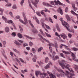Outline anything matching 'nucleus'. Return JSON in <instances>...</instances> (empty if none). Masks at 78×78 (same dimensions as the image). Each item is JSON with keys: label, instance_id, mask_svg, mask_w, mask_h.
I'll use <instances>...</instances> for the list:
<instances>
[{"label": "nucleus", "instance_id": "obj_41", "mask_svg": "<svg viewBox=\"0 0 78 78\" xmlns=\"http://www.w3.org/2000/svg\"><path fill=\"white\" fill-rule=\"evenodd\" d=\"M36 14H37V16H41V14L40 12H36Z\"/></svg>", "mask_w": 78, "mask_h": 78}, {"label": "nucleus", "instance_id": "obj_38", "mask_svg": "<svg viewBox=\"0 0 78 78\" xmlns=\"http://www.w3.org/2000/svg\"><path fill=\"white\" fill-rule=\"evenodd\" d=\"M72 50L74 51H77L78 50V49L77 48H76L74 47L72 48Z\"/></svg>", "mask_w": 78, "mask_h": 78}, {"label": "nucleus", "instance_id": "obj_58", "mask_svg": "<svg viewBox=\"0 0 78 78\" xmlns=\"http://www.w3.org/2000/svg\"><path fill=\"white\" fill-rule=\"evenodd\" d=\"M73 9L74 11H76L78 9H77L76 7H75V8H73Z\"/></svg>", "mask_w": 78, "mask_h": 78}, {"label": "nucleus", "instance_id": "obj_60", "mask_svg": "<svg viewBox=\"0 0 78 78\" xmlns=\"http://www.w3.org/2000/svg\"><path fill=\"white\" fill-rule=\"evenodd\" d=\"M54 1L51 2V5H54Z\"/></svg>", "mask_w": 78, "mask_h": 78}, {"label": "nucleus", "instance_id": "obj_24", "mask_svg": "<svg viewBox=\"0 0 78 78\" xmlns=\"http://www.w3.org/2000/svg\"><path fill=\"white\" fill-rule=\"evenodd\" d=\"M62 53H65V54H66V55L70 54V53H69V52L65 51H62Z\"/></svg>", "mask_w": 78, "mask_h": 78}, {"label": "nucleus", "instance_id": "obj_32", "mask_svg": "<svg viewBox=\"0 0 78 78\" xmlns=\"http://www.w3.org/2000/svg\"><path fill=\"white\" fill-rule=\"evenodd\" d=\"M45 34L46 36H47V37H51V35H50L47 33L46 32H45Z\"/></svg>", "mask_w": 78, "mask_h": 78}, {"label": "nucleus", "instance_id": "obj_19", "mask_svg": "<svg viewBox=\"0 0 78 78\" xmlns=\"http://www.w3.org/2000/svg\"><path fill=\"white\" fill-rule=\"evenodd\" d=\"M59 59V57L58 55H56L55 58V55H53L52 57V59L54 61H55V59Z\"/></svg>", "mask_w": 78, "mask_h": 78}, {"label": "nucleus", "instance_id": "obj_64", "mask_svg": "<svg viewBox=\"0 0 78 78\" xmlns=\"http://www.w3.org/2000/svg\"><path fill=\"white\" fill-rule=\"evenodd\" d=\"M74 45H76L77 47H78V44L75 43Z\"/></svg>", "mask_w": 78, "mask_h": 78}, {"label": "nucleus", "instance_id": "obj_20", "mask_svg": "<svg viewBox=\"0 0 78 78\" xmlns=\"http://www.w3.org/2000/svg\"><path fill=\"white\" fill-rule=\"evenodd\" d=\"M12 50H13V51H15V52H16V53H18V55H20V52L18 50H17V49L14 48H13Z\"/></svg>", "mask_w": 78, "mask_h": 78}, {"label": "nucleus", "instance_id": "obj_8", "mask_svg": "<svg viewBox=\"0 0 78 78\" xmlns=\"http://www.w3.org/2000/svg\"><path fill=\"white\" fill-rule=\"evenodd\" d=\"M71 53H72L71 56L73 58V60L74 61H76L77 62H78V59H76V56H75V55L73 53H72V52H71Z\"/></svg>", "mask_w": 78, "mask_h": 78}, {"label": "nucleus", "instance_id": "obj_57", "mask_svg": "<svg viewBox=\"0 0 78 78\" xmlns=\"http://www.w3.org/2000/svg\"><path fill=\"white\" fill-rule=\"evenodd\" d=\"M19 59L20 61H21L22 62H23H23H24V61H23V59H22V58H20Z\"/></svg>", "mask_w": 78, "mask_h": 78}, {"label": "nucleus", "instance_id": "obj_12", "mask_svg": "<svg viewBox=\"0 0 78 78\" xmlns=\"http://www.w3.org/2000/svg\"><path fill=\"white\" fill-rule=\"evenodd\" d=\"M42 25L43 27H44V26H45L48 29H49V30H51L50 27L49 26H48L45 24L44 23H42Z\"/></svg>", "mask_w": 78, "mask_h": 78}, {"label": "nucleus", "instance_id": "obj_59", "mask_svg": "<svg viewBox=\"0 0 78 78\" xmlns=\"http://www.w3.org/2000/svg\"><path fill=\"white\" fill-rule=\"evenodd\" d=\"M68 11V8H66L65 9V11L66 12H67V11Z\"/></svg>", "mask_w": 78, "mask_h": 78}, {"label": "nucleus", "instance_id": "obj_3", "mask_svg": "<svg viewBox=\"0 0 78 78\" xmlns=\"http://www.w3.org/2000/svg\"><path fill=\"white\" fill-rule=\"evenodd\" d=\"M60 20L61 21L62 25H63V26H64V27H65L66 29L68 30L69 31V28L68 27H69V25L68 23H66V22L64 21V20H63V19H62V18H61L60 19ZM67 26L68 27H67Z\"/></svg>", "mask_w": 78, "mask_h": 78}, {"label": "nucleus", "instance_id": "obj_61", "mask_svg": "<svg viewBox=\"0 0 78 78\" xmlns=\"http://www.w3.org/2000/svg\"><path fill=\"white\" fill-rule=\"evenodd\" d=\"M26 48L27 50H30V47H27Z\"/></svg>", "mask_w": 78, "mask_h": 78}, {"label": "nucleus", "instance_id": "obj_40", "mask_svg": "<svg viewBox=\"0 0 78 78\" xmlns=\"http://www.w3.org/2000/svg\"><path fill=\"white\" fill-rule=\"evenodd\" d=\"M49 59H48V57H46L45 59V62H46L47 63V62H48V61Z\"/></svg>", "mask_w": 78, "mask_h": 78}, {"label": "nucleus", "instance_id": "obj_10", "mask_svg": "<svg viewBox=\"0 0 78 78\" xmlns=\"http://www.w3.org/2000/svg\"><path fill=\"white\" fill-rule=\"evenodd\" d=\"M50 64L51 65H52V63L50 62H49L48 64L44 67V68L45 69H48V68H50Z\"/></svg>", "mask_w": 78, "mask_h": 78}, {"label": "nucleus", "instance_id": "obj_7", "mask_svg": "<svg viewBox=\"0 0 78 78\" xmlns=\"http://www.w3.org/2000/svg\"><path fill=\"white\" fill-rule=\"evenodd\" d=\"M29 22L30 24L31 25V27H32V28H34V30H32L33 33H37V30L34 29V26H33V24L31 23V21L30 20H29Z\"/></svg>", "mask_w": 78, "mask_h": 78}, {"label": "nucleus", "instance_id": "obj_35", "mask_svg": "<svg viewBox=\"0 0 78 78\" xmlns=\"http://www.w3.org/2000/svg\"><path fill=\"white\" fill-rule=\"evenodd\" d=\"M51 78H56V77L53 74H51Z\"/></svg>", "mask_w": 78, "mask_h": 78}, {"label": "nucleus", "instance_id": "obj_27", "mask_svg": "<svg viewBox=\"0 0 78 78\" xmlns=\"http://www.w3.org/2000/svg\"><path fill=\"white\" fill-rule=\"evenodd\" d=\"M55 36H58V37H59L60 39H61V37H60V35H59V34H58V33L55 32Z\"/></svg>", "mask_w": 78, "mask_h": 78}, {"label": "nucleus", "instance_id": "obj_51", "mask_svg": "<svg viewBox=\"0 0 78 78\" xmlns=\"http://www.w3.org/2000/svg\"><path fill=\"white\" fill-rule=\"evenodd\" d=\"M18 41L20 42V43H23V41H22L21 40H18Z\"/></svg>", "mask_w": 78, "mask_h": 78}, {"label": "nucleus", "instance_id": "obj_46", "mask_svg": "<svg viewBox=\"0 0 78 78\" xmlns=\"http://www.w3.org/2000/svg\"><path fill=\"white\" fill-rule=\"evenodd\" d=\"M24 3V0H22L20 4L22 6H23V3Z\"/></svg>", "mask_w": 78, "mask_h": 78}, {"label": "nucleus", "instance_id": "obj_50", "mask_svg": "<svg viewBox=\"0 0 78 78\" xmlns=\"http://www.w3.org/2000/svg\"><path fill=\"white\" fill-rule=\"evenodd\" d=\"M49 20L50 21V22H51V23H53V21H52V20L50 17H49Z\"/></svg>", "mask_w": 78, "mask_h": 78}, {"label": "nucleus", "instance_id": "obj_53", "mask_svg": "<svg viewBox=\"0 0 78 78\" xmlns=\"http://www.w3.org/2000/svg\"><path fill=\"white\" fill-rule=\"evenodd\" d=\"M12 8L13 9H16V5H14Z\"/></svg>", "mask_w": 78, "mask_h": 78}, {"label": "nucleus", "instance_id": "obj_37", "mask_svg": "<svg viewBox=\"0 0 78 78\" xmlns=\"http://www.w3.org/2000/svg\"><path fill=\"white\" fill-rule=\"evenodd\" d=\"M15 59L17 61V62H18L20 65H21V64L20 63V61H19V59H17V58H16Z\"/></svg>", "mask_w": 78, "mask_h": 78}, {"label": "nucleus", "instance_id": "obj_55", "mask_svg": "<svg viewBox=\"0 0 78 78\" xmlns=\"http://www.w3.org/2000/svg\"><path fill=\"white\" fill-rule=\"evenodd\" d=\"M53 17L54 18V19H57L58 18V17H57L56 15H54L53 16Z\"/></svg>", "mask_w": 78, "mask_h": 78}, {"label": "nucleus", "instance_id": "obj_42", "mask_svg": "<svg viewBox=\"0 0 78 78\" xmlns=\"http://www.w3.org/2000/svg\"><path fill=\"white\" fill-rule=\"evenodd\" d=\"M42 49H43V47H41L39 48L38 49V52H39V51H41Z\"/></svg>", "mask_w": 78, "mask_h": 78}, {"label": "nucleus", "instance_id": "obj_29", "mask_svg": "<svg viewBox=\"0 0 78 78\" xmlns=\"http://www.w3.org/2000/svg\"><path fill=\"white\" fill-rule=\"evenodd\" d=\"M54 47L55 48H58V43L56 42H55Z\"/></svg>", "mask_w": 78, "mask_h": 78}, {"label": "nucleus", "instance_id": "obj_52", "mask_svg": "<svg viewBox=\"0 0 78 78\" xmlns=\"http://www.w3.org/2000/svg\"><path fill=\"white\" fill-rule=\"evenodd\" d=\"M19 27L20 28V30L21 31H23V29H22V28L21 26H19Z\"/></svg>", "mask_w": 78, "mask_h": 78}, {"label": "nucleus", "instance_id": "obj_34", "mask_svg": "<svg viewBox=\"0 0 78 78\" xmlns=\"http://www.w3.org/2000/svg\"><path fill=\"white\" fill-rule=\"evenodd\" d=\"M40 33H41V34L43 35V36H45V34H44V33L43 32V31H42V29H40Z\"/></svg>", "mask_w": 78, "mask_h": 78}, {"label": "nucleus", "instance_id": "obj_26", "mask_svg": "<svg viewBox=\"0 0 78 78\" xmlns=\"http://www.w3.org/2000/svg\"><path fill=\"white\" fill-rule=\"evenodd\" d=\"M66 19H67L68 20H69V21L70 20V18L69 17V16L68 15H66Z\"/></svg>", "mask_w": 78, "mask_h": 78}, {"label": "nucleus", "instance_id": "obj_6", "mask_svg": "<svg viewBox=\"0 0 78 78\" xmlns=\"http://www.w3.org/2000/svg\"><path fill=\"white\" fill-rule=\"evenodd\" d=\"M23 15L24 18V20L25 22H23V21L21 19H20L19 20L20 22H21V23H23V24H24V25H26V24H27V23H28V21L27 20V18H26V16H25V13H23Z\"/></svg>", "mask_w": 78, "mask_h": 78}, {"label": "nucleus", "instance_id": "obj_44", "mask_svg": "<svg viewBox=\"0 0 78 78\" xmlns=\"http://www.w3.org/2000/svg\"><path fill=\"white\" fill-rule=\"evenodd\" d=\"M29 45L30 46H32V45H33V43H32V42L31 41H30Z\"/></svg>", "mask_w": 78, "mask_h": 78}, {"label": "nucleus", "instance_id": "obj_31", "mask_svg": "<svg viewBox=\"0 0 78 78\" xmlns=\"http://www.w3.org/2000/svg\"><path fill=\"white\" fill-rule=\"evenodd\" d=\"M18 36L19 37V38H20V39H22V34L20 33H19L18 34Z\"/></svg>", "mask_w": 78, "mask_h": 78}, {"label": "nucleus", "instance_id": "obj_21", "mask_svg": "<svg viewBox=\"0 0 78 78\" xmlns=\"http://www.w3.org/2000/svg\"><path fill=\"white\" fill-rule=\"evenodd\" d=\"M5 30L6 32H7V33H8V32L9 31V29L8 27H6L5 28Z\"/></svg>", "mask_w": 78, "mask_h": 78}, {"label": "nucleus", "instance_id": "obj_2", "mask_svg": "<svg viewBox=\"0 0 78 78\" xmlns=\"http://www.w3.org/2000/svg\"><path fill=\"white\" fill-rule=\"evenodd\" d=\"M59 64L62 67V68L64 69V68H66V69H68L69 71H70L71 72H72V73H74V71L73 70H72V69H71V70L69 69V67H70V66L69 65L66 63V62H65V60H62V63L59 62Z\"/></svg>", "mask_w": 78, "mask_h": 78}, {"label": "nucleus", "instance_id": "obj_15", "mask_svg": "<svg viewBox=\"0 0 78 78\" xmlns=\"http://www.w3.org/2000/svg\"><path fill=\"white\" fill-rule=\"evenodd\" d=\"M38 36H39V37H41L42 39H43V40L46 41V42H48V43H50V42L49 41H48V40H46L43 37H42V36L41 35L38 34Z\"/></svg>", "mask_w": 78, "mask_h": 78}, {"label": "nucleus", "instance_id": "obj_28", "mask_svg": "<svg viewBox=\"0 0 78 78\" xmlns=\"http://www.w3.org/2000/svg\"><path fill=\"white\" fill-rule=\"evenodd\" d=\"M59 9L60 10V13L61 14V15H62L63 14V12H62V10L61 7H59Z\"/></svg>", "mask_w": 78, "mask_h": 78}, {"label": "nucleus", "instance_id": "obj_54", "mask_svg": "<svg viewBox=\"0 0 78 78\" xmlns=\"http://www.w3.org/2000/svg\"><path fill=\"white\" fill-rule=\"evenodd\" d=\"M60 55L63 58H65L64 56V54H62V53H60Z\"/></svg>", "mask_w": 78, "mask_h": 78}, {"label": "nucleus", "instance_id": "obj_45", "mask_svg": "<svg viewBox=\"0 0 78 78\" xmlns=\"http://www.w3.org/2000/svg\"><path fill=\"white\" fill-rule=\"evenodd\" d=\"M9 14L10 15V16H11V17H13V15H12V12H10Z\"/></svg>", "mask_w": 78, "mask_h": 78}, {"label": "nucleus", "instance_id": "obj_49", "mask_svg": "<svg viewBox=\"0 0 78 78\" xmlns=\"http://www.w3.org/2000/svg\"><path fill=\"white\" fill-rule=\"evenodd\" d=\"M72 6L73 8H75V4H74V3H72Z\"/></svg>", "mask_w": 78, "mask_h": 78}, {"label": "nucleus", "instance_id": "obj_16", "mask_svg": "<svg viewBox=\"0 0 78 78\" xmlns=\"http://www.w3.org/2000/svg\"><path fill=\"white\" fill-rule=\"evenodd\" d=\"M60 35L61 36V37H63L64 39H66V38L67 37V36H66V35H65V34L64 33H62V34H60Z\"/></svg>", "mask_w": 78, "mask_h": 78}, {"label": "nucleus", "instance_id": "obj_14", "mask_svg": "<svg viewBox=\"0 0 78 78\" xmlns=\"http://www.w3.org/2000/svg\"><path fill=\"white\" fill-rule=\"evenodd\" d=\"M39 0H35L34 3L32 2V3L34 5L35 7H37V4L38 3Z\"/></svg>", "mask_w": 78, "mask_h": 78}, {"label": "nucleus", "instance_id": "obj_17", "mask_svg": "<svg viewBox=\"0 0 78 78\" xmlns=\"http://www.w3.org/2000/svg\"><path fill=\"white\" fill-rule=\"evenodd\" d=\"M23 36L25 37H27V38H28V39H29L30 40H32V39H34V38H32L31 37H30L27 35L24 34L23 35Z\"/></svg>", "mask_w": 78, "mask_h": 78}, {"label": "nucleus", "instance_id": "obj_13", "mask_svg": "<svg viewBox=\"0 0 78 78\" xmlns=\"http://www.w3.org/2000/svg\"><path fill=\"white\" fill-rule=\"evenodd\" d=\"M28 2L29 3V5L30 7V8H31V9H32L33 11H34V12H35V13H36V12H35V10L32 8V6H31V2H30V0H28Z\"/></svg>", "mask_w": 78, "mask_h": 78}, {"label": "nucleus", "instance_id": "obj_1", "mask_svg": "<svg viewBox=\"0 0 78 78\" xmlns=\"http://www.w3.org/2000/svg\"><path fill=\"white\" fill-rule=\"evenodd\" d=\"M58 71L61 72V73L60 74H58V73H57V76H64L65 75L67 76V78H72V77L74 76L73 74H72V73H69V71H66V74L65 73L63 72V70L61 69H58L57 70Z\"/></svg>", "mask_w": 78, "mask_h": 78}, {"label": "nucleus", "instance_id": "obj_62", "mask_svg": "<svg viewBox=\"0 0 78 78\" xmlns=\"http://www.w3.org/2000/svg\"><path fill=\"white\" fill-rule=\"evenodd\" d=\"M68 36L69 37H72V34H68Z\"/></svg>", "mask_w": 78, "mask_h": 78}, {"label": "nucleus", "instance_id": "obj_23", "mask_svg": "<svg viewBox=\"0 0 78 78\" xmlns=\"http://www.w3.org/2000/svg\"><path fill=\"white\" fill-rule=\"evenodd\" d=\"M14 43L15 44H16V45H18V46L19 45H21V44L19 43V42L16 41H15Z\"/></svg>", "mask_w": 78, "mask_h": 78}, {"label": "nucleus", "instance_id": "obj_9", "mask_svg": "<svg viewBox=\"0 0 78 78\" xmlns=\"http://www.w3.org/2000/svg\"><path fill=\"white\" fill-rule=\"evenodd\" d=\"M54 2L55 5H58V4H59V5H63V4L61 2H60L58 0L57 1V2L56 1H54Z\"/></svg>", "mask_w": 78, "mask_h": 78}, {"label": "nucleus", "instance_id": "obj_63", "mask_svg": "<svg viewBox=\"0 0 78 78\" xmlns=\"http://www.w3.org/2000/svg\"><path fill=\"white\" fill-rule=\"evenodd\" d=\"M1 51L2 53H3V54L4 53H5V50L3 49H2V51Z\"/></svg>", "mask_w": 78, "mask_h": 78}, {"label": "nucleus", "instance_id": "obj_25", "mask_svg": "<svg viewBox=\"0 0 78 78\" xmlns=\"http://www.w3.org/2000/svg\"><path fill=\"white\" fill-rule=\"evenodd\" d=\"M62 46H64V47H65V48H67V47H68V46H67L66 45H64L63 44H62L60 47V48H62Z\"/></svg>", "mask_w": 78, "mask_h": 78}, {"label": "nucleus", "instance_id": "obj_39", "mask_svg": "<svg viewBox=\"0 0 78 78\" xmlns=\"http://www.w3.org/2000/svg\"><path fill=\"white\" fill-rule=\"evenodd\" d=\"M16 32H14L12 33V36H13V37H15L16 36Z\"/></svg>", "mask_w": 78, "mask_h": 78}, {"label": "nucleus", "instance_id": "obj_36", "mask_svg": "<svg viewBox=\"0 0 78 78\" xmlns=\"http://www.w3.org/2000/svg\"><path fill=\"white\" fill-rule=\"evenodd\" d=\"M37 63L40 66H42V65L43 64V63L41 62H37Z\"/></svg>", "mask_w": 78, "mask_h": 78}, {"label": "nucleus", "instance_id": "obj_47", "mask_svg": "<svg viewBox=\"0 0 78 78\" xmlns=\"http://www.w3.org/2000/svg\"><path fill=\"white\" fill-rule=\"evenodd\" d=\"M56 27L58 31H61V30H60L59 27L58 26H56Z\"/></svg>", "mask_w": 78, "mask_h": 78}, {"label": "nucleus", "instance_id": "obj_5", "mask_svg": "<svg viewBox=\"0 0 78 78\" xmlns=\"http://www.w3.org/2000/svg\"><path fill=\"white\" fill-rule=\"evenodd\" d=\"M2 18L5 21V23H12V25H13V27H14L15 29V30H16V27H15V25H14V24L12 22V20H7L6 18L4 16H2Z\"/></svg>", "mask_w": 78, "mask_h": 78}, {"label": "nucleus", "instance_id": "obj_22", "mask_svg": "<svg viewBox=\"0 0 78 78\" xmlns=\"http://www.w3.org/2000/svg\"><path fill=\"white\" fill-rule=\"evenodd\" d=\"M48 11V10L47 9H45V10H43L42 11H41V13L42 15H43V14H44V11L47 12Z\"/></svg>", "mask_w": 78, "mask_h": 78}, {"label": "nucleus", "instance_id": "obj_48", "mask_svg": "<svg viewBox=\"0 0 78 78\" xmlns=\"http://www.w3.org/2000/svg\"><path fill=\"white\" fill-rule=\"evenodd\" d=\"M75 69H76V70H78V66L76 65H75L74 67Z\"/></svg>", "mask_w": 78, "mask_h": 78}, {"label": "nucleus", "instance_id": "obj_30", "mask_svg": "<svg viewBox=\"0 0 78 78\" xmlns=\"http://www.w3.org/2000/svg\"><path fill=\"white\" fill-rule=\"evenodd\" d=\"M37 59L36 55H34V58L33 59V61L34 62H36V59Z\"/></svg>", "mask_w": 78, "mask_h": 78}, {"label": "nucleus", "instance_id": "obj_56", "mask_svg": "<svg viewBox=\"0 0 78 78\" xmlns=\"http://www.w3.org/2000/svg\"><path fill=\"white\" fill-rule=\"evenodd\" d=\"M5 6H11V4H9L6 5Z\"/></svg>", "mask_w": 78, "mask_h": 78}, {"label": "nucleus", "instance_id": "obj_43", "mask_svg": "<svg viewBox=\"0 0 78 78\" xmlns=\"http://www.w3.org/2000/svg\"><path fill=\"white\" fill-rule=\"evenodd\" d=\"M28 44L26 43H25L23 44V47H25L26 46H28Z\"/></svg>", "mask_w": 78, "mask_h": 78}, {"label": "nucleus", "instance_id": "obj_18", "mask_svg": "<svg viewBox=\"0 0 78 78\" xmlns=\"http://www.w3.org/2000/svg\"><path fill=\"white\" fill-rule=\"evenodd\" d=\"M33 19H34V20H36V22H37V23H38V24H39V20H38V19H37V17H33Z\"/></svg>", "mask_w": 78, "mask_h": 78}, {"label": "nucleus", "instance_id": "obj_4", "mask_svg": "<svg viewBox=\"0 0 78 78\" xmlns=\"http://www.w3.org/2000/svg\"><path fill=\"white\" fill-rule=\"evenodd\" d=\"M35 74L36 76H38V75H40L41 76V78H44L46 77L47 75V73H44L43 74L41 73L39 71H37L35 72Z\"/></svg>", "mask_w": 78, "mask_h": 78}, {"label": "nucleus", "instance_id": "obj_11", "mask_svg": "<svg viewBox=\"0 0 78 78\" xmlns=\"http://www.w3.org/2000/svg\"><path fill=\"white\" fill-rule=\"evenodd\" d=\"M51 46H54V44L52 43H50L49 44V48L50 49V51L51 52V50H52V48H51Z\"/></svg>", "mask_w": 78, "mask_h": 78}, {"label": "nucleus", "instance_id": "obj_33", "mask_svg": "<svg viewBox=\"0 0 78 78\" xmlns=\"http://www.w3.org/2000/svg\"><path fill=\"white\" fill-rule=\"evenodd\" d=\"M32 51H33V52L34 53H35L36 52V49L34 48H33L32 49Z\"/></svg>", "mask_w": 78, "mask_h": 78}]
</instances>
